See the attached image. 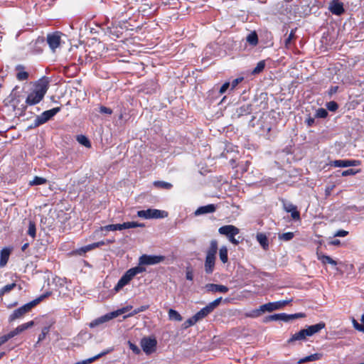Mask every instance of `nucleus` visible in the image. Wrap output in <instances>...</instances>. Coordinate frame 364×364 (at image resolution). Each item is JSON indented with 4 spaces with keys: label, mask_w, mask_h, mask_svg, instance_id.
<instances>
[{
    "label": "nucleus",
    "mask_w": 364,
    "mask_h": 364,
    "mask_svg": "<svg viewBox=\"0 0 364 364\" xmlns=\"http://www.w3.org/2000/svg\"><path fill=\"white\" fill-rule=\"evenodd\" d=\"M49 87V83L46 80H41L38 82L33 92H30L26 99V107L33 106L39 103L44 97Z\"/></svg>",
    "instance_id": "1"
},
{
    "label": "nucleus",
    "mask_w": 364,
    "mask_h": 364,
    "mask_svg": "<svg viewBox=\"0 0 364 364\" xmlns=\"http://www.w3.org/2000/svg\"><path fill=\"white\" fill-rule=\"evenodd\" d=\"M47 296V294L41 295L37 299L23 305L22 306L15 309L12 314L9 316V322L11 323L16 319L23 317L27 313L31 311L38 304H39L44 298Z\"/></svg>",
    "instance_id": "2"
},
{
    "label": "nucleus",
    "mask_w": 364,
    "mask_h": 364,
    "mask_svg": "<svg viewBox=\"0 0 364 364\" xmlns=\"http://www.w3.org/2000/svg\"><path fill=\"white\" fill-rule=\"evenodd\" d=\"M18 87L16 86L8 97V105L12 107L14 111H17L20 115L25 114L26 110V102L23 103V97L18 91Z\"/></svg>",
    "instance_id": "3"
},
{
    "label": "nucleus",
    "mask_w": 364,
    "mask_h": 364,
    "mask_svg": "<svg viewBox=\"0 0 364 364\" xmlns=\"http://www.w3.org/2000/svg\"><path fill=\"white\" fill-rule=\"evenodd\" d=\"M218 232L220 235L228 237L232 244L235 245H239L240 241L235 238V235L240 232V230L237 227L232 225H223L218 229Z\"/></svg>",
    "instance_id": "4"
},
{
    "label": "nucleus",
    "mask_w": 364,
    "mask_h": 364,
    "mask_svg": "<svg viewBox=\"0 0 364 364\" xmlns=\"http://www.w3.org/2000/svg\"><path fill=\"white\" fill-rule=\"evenodd\" d=\"M60 107H54L51 109L44 111L41 115L36 117L33 121V124L30 127H37L48 120H50L53 116L60 111Z\"/></svg>",
    "instance_id": "5"
},
{
    "label": "nucleus",
    "mask_w": 364,
    "mask_h": 364,
    "mask_svg": "<svg viewBox=\"0 0 364 364\" xmlns=\"http://www.w3.org/2000/svg\"><path fill=\"white\" fill-rule=\"evenodd\" d=\"M222 297L218 298L209 303L207 306L201 309L199 311H198L193 316L198 321L205 318L208 314L213 311V310L218 307L221 303Z\"/></svg>",
    "instance_id": "6"
},
{
    "label": "nucleus",
    "mask_w": 364,
    "mask_h": 364,
    "mask_svg": "<svg viewBox=\"0 0 364 364\" xmlns=\"http://www.w3.org/2000/svg\"><path fill=\"white\" fill-rule=\"evenodd\" d=\"M137 215L146 219L164 218L168 216V213L165 210L149 208L147 210H139L137 212Z\"/></svg>",
    "instance_id": "7"
},
{
    "label": "nucleus",
    "mask_w": 364,
    "mask_h": 364,
    "mask_svg": "<svg viewBox=\"0 0 364 364\" xmlns=\"http://www.w3.org/2000/svg\"><path fill=\"white\" fill-rule=\"evenodd\" d=\"M143 351L150 355L156 350L157 341L154 337H144L140 342Z\"/></svg>",
    "instance_id": "8"
},
{
    "label": "nucleus",
    "mask_w": 364,
    "mask_h": 364,
    "mask_svg": "<svg viewBox=\"0 0 364 364\" xmlns=\"http://www.w3.org/2000/svg\"><path fill=\"white\" fill-rule=\"evenodd\" d=\"M165 258L163 255H142L139 257V265H153L164 262Z\"/></svg>",
    "instance_id": "9"
},
{
    "label": "nucleus",
    "mask_w": 364,
    "mask_h": 364,
    "mask_svg": "<svg viewBox=\"0 0 364 364\" xmlns=\"http://www.w3.org/2000/svg\"><path fill=\"white\" fill-rule=\"evenodd\" d=\"M284 210L287 213H291V216L294 220H299L300 213L297 210V207L294 204L287 202L285 199H281Z\"/></svg>",
    "instance_id": "10"
},
{
    "label": "nucleus",
    "mask_w": 364,
    "mask_h": 364,
    "mask_svg": "<svg viewBox=\"0 0 364 364\" xmlns=\"http://www.w3.org/2000/svg\"><path fill=\"white\" fill-rule=\"evenodd\" d=\"M61 41V36L59 32H54L52 33H49L47 36V42L52 50H55L57 48Z\"/></svg>",
    "instance_id": "11"
},
{
    "label": "nucleus",
    "mask_w": 364,
    "mask_h": 364,
    "mask_svg": "<svg viewBox=\"0 0 364 364\" xmlns=\"http://www.w3.org/2000/svg\"><path fill=\"white\" fill-rule=\"evenodd\" d=\"M218 208V205L208 204L203 206L198 207L194 212L195 216H199L201 215H205L208 213H213L215 212Z\"/></svg>",
    "instance_id": "12"
},
{
    "label": "nucleus",
    "mask_w": 364,
    "mask_h": 364,
    "mask_svg": "<svg viewBox=\"0 0 364 364\" xmlns=\"http://www.w3.org/2000/svg\"><path fill=\"white\" fill-rule=\"evenodd\" d=\"M134 277L130 274L129 272L127 270L122 277L119 279L117 284L114 287V289L116 291H119L120 289H122L124 286L128 284L129 282L133 279Z\"/></svg>",
    "instance_id": "13"
},
{
    "label": "nucleus",
    "mask_w": 364,
    "mask_h": 364,
    "mask_svg": "<svg viewBox=\"0 0 364 364\" xmlns=\"http://www.w3.org/2000/svg\"><path fill=\"white\" fill-rule=\"evenodd\" d=\"M326 323L323 321H321L316 324L311 325L307 326L306 328H304L307 336H311L318 332H320L322 329L325 328Z\"/></svg>",
    "instance_id": "14"
},
{
    "label": "nucleus",
    "mask_w": 364,
    "mask_h": 364,
    "mask_svg": "<svg viewBox=\"0 0 364 364\" xmlns=\"http://www.w3.org/2000/svg\"><path fill=\"white\" fill-rule=\"evenodd\" d=\"M12 248L4 247L0 252V267H5L9 259L10 255L11 253Z\"/></svg>",
    "instance_id": "15"
},
{
    "label": "nucleus",
    "mask_w": 364,
    "mask_h": 364,
    "mask_svg": "<svg viewBox=\"0 0 364 364\" xmlns=\"http://www.w3.org/2000/svg\"><path fill=\"white\" fill-rule=\"evenodd\" d=\"M205 288L208 291L211 292L227 293L229 290L226 286L216 284H207Z\"/></svg>",
    "instance_id": "16"
},
{
    "label": "nucleus",
    "mask_w": 364,
    "mask_h": 364,
    "mask_svg": "<svg viewBox=\"0 0 364 364\" xmlns=\"http://www.w3.org/2000/svg\"><path fill=\"white\" fill-rule=\"evenodd\" d=\"M15 70L16 72V77L18 80L24 81L28 80L29 74L27 71L25 70V67L23 65H16L15 68Z\"/></svg>",
    "instance_id": "17"
},
{
    "label": "nucleus",
    "mask_w": 364,
    "mask_h": 364,
    "mask_svg": "<svg viewBox=\"0 0 364 364\" xmlns=\"http://www.w3.org/2000/svg\"><path fill=\"white\" fill-rule=\"evenodd\" d=\"M215 257H211V256H207L205 257V272L206 274H212L214 268H215Z\"/></svg>",
    "instance_id": "18"
},
{
    "label": "nucleus",
    "mask_w": 364,
    "mask_h": 364,
    "mask_svg": "<svg viewBox=\"0 0 364 364\" xmlns=\"http://www.w3.org/2000/svg\"><path fill=\"white\" fill-rule=\"evenodd\" d=\"M256 239L264 250H267L269 249V240L266 234L258 232L256 235Z\"/></svg>",
    "instance_id": "19"
},
{
    "label": "nucleus",
    "mask_w": 364,
    "mask_h": 364,
    "mask_svg": "<svg viewBox=\"0 0 364 364\" xmlns=\"http://www.w3.org/2000/svg\"><path fill=\"white\" fill-rule=\"evenodd\" d=\"M316 256L318 260H320L323 264L326 265L327 264H330L332 265H336L337 262L333 260L331 257L329 256L323 255L321 252L317 250L316 252Z\"/></svg>",
    "instance_id": "20"
},
{
    "label": "nucleus",
    "mask_w": 364,
    "mask_h": 364,
    "mask_svg": "<svg viewBox=\"0 0 364 364\" xmlns=\"http://www.w3.org/2000/svg\"><path fill=\"white\" fill-rule=\"evenodd\" d=\"M307 337L305 329H301L299 332L293 334L291 337L287 341L289 344L294 343L296 341L305 340Z\"/></svg>",
    "instance_id": "21"
},
{
    "label": "nucleus",
    "mask_w": 364,
    "mask_h": 364,
    "mask_svg": "<svg viewBox=\"0 0 364 364\" xmlns=\"http://www.w3.org/2000/svg\"><path fill=\"white\" fill-rule=\"evenodd\" d=\"M330 11L336 15H341V2L338 0H333L329 5Z\"/></svg>",
    "instance_id": "22"
},
{
    "label": "nucleus",
    "mask_w": 364,
    "mask_h": 364,
    "mask_svg": "<svg viewBox=\"0 0 364 364\" xmlns=\"http://www.w3.org/2000/svg\"><path fill=\"white\" fill-rule=\"evenodd\" d=\"M278 304L279 303L277 301H276V302H269V303L263 304V305L260 306L259 311H262V312H264V311L270 312V311H272L274 310L279 309V305H278Z\"/></svg>",
    "instance_id": "23"
},
{
    "label": "nucleus",
    "mask_w": 364,
    "mask_h": 364,
    "mask_svg": "<svg viewBox=\"0 0 364 364\" xmlns=\"http://www.w3.org/2000/svg\"><path fill=\"white\" fill-rule=\"evenodd\" d=\"M321 357H322L321 353H314V354H311L310 355H308V356H306L304 358L299 359L298 360L297 363L303 364V363H308V362L318 360H320L321 358Z\"/></svg>",
    "instance_id": "24"
},
{
    "label": "nucleus",
    "mask_w": 364,
    "mask_h": 364,
    "mask_svg": "<svg viewBox=\"0 0 364 364\" xmlns=\"http://www.w3.org/2000/svg\"><path fill=\"white\" fill-rule=\"evenodd\" d=\"M113 318L112 316V314H106L103 316H101L95 320H94L93 321H92L90 324V326L91 328H93V327H95L101 323H103L110 319Z\"/></svg>",
    "instance_id": "25"
},
{
    "label": "nucleus",
    "mask_w": 364,
    "mask_h": 364,
    "mask_svg": "<svg viewBox=\"0 0 364 364\" xmlns=\"http://www.w3.org/2000/svg\"><path fill=\"white\" fill-rule=\"evenodd\" d=\"M218 250V243L216 240H213L210 241V247H208L206 255L207 256H211V257H215V255Z\"/></svg>",
    "instance_id": "26"
},
{
    "label": "nucleus",
    "mask_w": 364,
    "mask_h": 364,
    "mask_svg": "<svg viewBox=\"0 0 364 364\" xmlns=\"http://www.w3.org/2000/svg\"><path fill=\"white\" fill-rule=\"evenodd\" d=\"M246 41L250 46H256L259 43L257 32L254 31L249 33L246 37Z\"/></svg>",
    "instance_id": "27"
},
{
    "label": "nucleus",
    "mask_w": 364,
    "mask_h": 364,
    "mask_svg": "<svg viewBox=\"0 0 364 364\" xmlns=\"http://www.w3.org/2000/svg\"><path fill=\"white\" fill-rule=\"evenodd\" d=\"M55 323V321L50 322L48 326H44L42 328L41 333L38 336V343L43 341L46 336L49 333L50 328Z\"/></svg>",
    "instance_id": "28"
},
{
    "label": "nucleus",
    "mask_w": 364,
    "mask_h": 364,
    "mask_svg": "<svg viewBox=\"0 0 364 364\" xmlns=\"http://www.w3.org/2000/svg\"><path fill=\"white\" fill-rule=\"evenodd\" d=\"M121 230L124 229L134 228L137 227H144V225L142 223H139L137 222L132 221V222H126L122 224H120Z\"/></svg>",
    "instance_id": "29"
},
{
    "label": "nucleus",
    "mask_w": 364,
    "mask_h": 364,
    "mask_svg": "<svg viewBox=\"0 0 364 364\" xmlns=\"http://www.w3.org/2000/svg\"><path fill=\"white\" fill-rule=\"evenodd\" d=\"M154 186L156 188L169 190L172 188L173 185L171 183L163 181H156L154 182Z\"/></svg>",
    "instance_id": "30"
},
{
    "label": "nucleus",
    "mask_w": 364,
    "mask_h": 364,
    "mask_svg": "<svg viewBox=\"0 0 364 364\" xmlns=\"http://www.w3.org/2000/svg\"><path fill=\"white\" fill-rule=\"evenodd\" d=\"M168 314L170 320L181 321L183 319L181 315L174 309H170Z\"/></svg>",
    "instance_id": "31"
},
{
    "label": "nucleus",
    "mask_w": 364,
    "mask_h": 364,
    "mask_svg": "<svg viewBox=\"0 0 364 364\" xmlns=\"http://www.w3.org/2000/svg\"><path fill=\"white\" fill-rule=\"evenodd\" d=\"M285 318L284 313L275 314L273 315H269L264 318L265 322L272 321H284V318Z\"/></svg>",
    "instance_id": "32"
},
{
    "label": "nucleus",
    "mask_w": 364,
    "mask_h": 364,
    "mask_svg": "<svg viewBox=\"0 0 364 364\" xmlns=\"http://www.w3.org/2000/svg\"><path fill=\"white\" fill-rule=\"evenodd\" d=\"M219 257L221 262L224 264L228 261V248L225 246L220 247L219 250Z\"/></svg>",
    "instance_id": "33"
},
{
    "label": "nucleus",
    "mask_w": 364,
    "mask_h": 364,
    "mask_svg": "<svg viewBox=\"0 0 364 364\" xmlns=\"http://www.w3.org/2000/svg\"><path fill=\"white\" fill-rule=\"evenodd\" d=\"M46 178L40 176H35L32 181H29L28 185L30 186H33L46 184Z\"/></svg>",
    "instance_id": "34"
},
{
    "label": "nucleus",
    "mask_w": 364,
    "mask_h": 364,
    "mask_svg": "<svg viewBox=\"0 0 364 364\" xmlns=\"http://www.w3.org/2000/svg\"><path fill=\"white\" fill-rule=\"evenodd\" d=\"M265 68V61L264 60H260L257 63L256 67L252 70L251 72V74L253 75H258L261 73Z\"/></svg>",
    "instance_id": "35"
},
{
    "label": "nucleus",
    "mask_w": 364,
    "mask_h": 364,
    "mask_svg": "<svg viewBox=\"0 0 364 364\" xmlns=\"http://www.w3.org/2000/svg\"><path fill=\"white\" fill-rule=\"evenodd\" d=\"M360 164V162L358 160L354 159H343L342 166L343 168H348L350 166H357Z\"/></svg>",
    "instance_id": "36"
},
{
    "label": "nucleus",
    "mask_w": 364,
    "mask_h": 364,
    "mask_svg": "<svg viewBox=\"0 0 364 364\" xmlns=\"http://www.w3.org/2000/svg\"><path fill=\"white\" fill-rule=\"evenodd\" d=\"M344 269H343V273L344 272H346V276L348 277H353L355 275V269L354 266L352 264H346L344 265Z\"/></svg>",
    "instance_id": "37"
},
{
    "label": "nucleus",
    "mask_w": 364,
    "mask_h": 364,
    "mask_svg": "<svg viewBox=\"0 0 364 364\" xmlns=\"http://www.w3.org/2000/svg\"><path fill=\"white\" fill-rule=\"evenodd\" d=\"M285 318H284V322H289L291 320L300 318L305 317V314L304 313H296L294 314H287L284 313Z\"/></svg>",
    "instance_id": "38"
},
{
    "label": "nucleus",
    "mask_w": 364,
    "mask_h": 364,
    "mask_svg": "<svg viewBox=\"0 0 364 364\" xmlns=\"http://www.w3.org/2000/svg\"><path fill=\"white\" fill-rule=\"evenodd\" d=\"M251 112V105H242L237 109V113L239 116L249 114Z\"/></svg>",
    "instance_id": "39"
},
{
    "label": "nucleus",
    "mask_w": 364,
    "mask_h": 364,
    "mask_svg": "<svg viewBox=\"0 0 364 364\" xmlns=\"http://www.w3.org/2000/svg\"><path fill=\"white\" fill-rule=\"evenodd\" d=\"M16 283H11L3 287L0 289V297H2L5 294L10 292L16 287Z\"/></svg>",
    "instance_id": "40"
},
{
    "label": "nucleus",
    "mask_w": 364,
    "mask_h": 364,
    "mask_svg": "<svg viewBox=\"0 0 364 364\" xmlns=\"http://www.w3.org/2000/svg\"><path fill=\"white\" fill-rule=\"evenodd\" d=\"M77 141L82 145L85 146L87 148L91 147V143L88 138L84 135H78L77 136Z\"/></svg>",
    "instance_id": "41"
},
{
    "label": "nucleus",
    "mask_w": 364,
    "mask_h": 364,
    "mask_svg": "<svg viewBox=\"0 0 364 364\" xmlns=\"http://www.w3.org/2000/svg\"><path fill=\"white\" fill-rule=\"evenodd\" d=\"M28 235L32 238H35L36 235V223L33 221H29L28 229L27 232Z\"/></svg>",
    "instance_id": "42"
},
{
    "label": "nucleus",
    "mask_w": 364,
    "mask_h": 364,
    "mask_svg": "<svg viewBox=\"0 0 364 364\" xmlns=\"http://www.w3.org/2000/svg\"><path fill=\"white\" fill-rule=\"evenodd\" d=\"M296 29V28L291 29L288 37L285 39L284 45L286 48H289L291 43V41L296 38L295 33Z\"/></svg>",
    "instance_id": "43"
},
{
    "label": "nucleus",
    "mask_w": 364,
    "mask_h": 364,
    "mask_svg": "<svg viewBox=\"0 0 364 364\" xmlns=\"http://www.w3.org/2000/svg\"><path fill=\"white\" fill-rule=\"evenodd\" d=\"M100 230H106V231H116V230H121V226L120 224H111L107 225L104 227H101Z\"/></svg>",
    "instance_id": "44"
},
{
    "label": "nucleus",
    "mask_w": 364,
    "mask_h": 364,
    "mask_svg": "<svg viewBox=\"0 0 364 364\" xmlns=\"http://www.w3.org/2000/svg\"><path fill=\"white\" fill-rule=\"evenodd\" d=\"M128 271L129 272L130 274H132V276L134 277L136 274L144 272L145 268L140 267V266H137V267H135L128 269Z\"/></svg>",
    "instance_id": "45"
},
{
    "label": "nucleus",
    "mask_w": 364,
    "mask_h": 364,
    "mask_svg": "<svg viewBox=\"0 0 364 364\" xmlns=\"http://www.w3.org/2000/svg\"><path fill=\"white\" fill-rule=\"evenodd\" d=\"M132 308V306H127L123 307L117 311H113L111 314H112V317L114 318L120 314H122L127 312L128 310L131 309Z\"/></svg>",
    "instance_id": "46"
},
{
    "label": "nucleus",
    "mask_w": 364,
    "mask_h": 364,
    "mask_svg": "<svg viewBox=\"0 0 364 364\" xmlns=\"http://www.w3.org/2000/svg\"><path fill=\"white\" fill-rule=\"evenodd\" d=\"M149 308V305L141 306L140 307L135 309L132 313H130L128 315V316H132L137 314L140 312L144 311L147 310ZM126 317H127V316Z\"/></svg>",
    "instance_id": "47"
},
{
    "label": "nucleus",
    "mask_w": 364,
    "mask_h": 364,
    "mask_svg": "<svg viewBox=\"0 0 364 364\" xmlns=\"http://www.w3.org/2000/svg\"><path fill=\"white\" fill-rule=\"evenodd\" d=\"M317 118H326L328 116V112L323 108H318L315 114Z\"/></svg>",
    "instance_id": "48"
},
{
    "label": "nucleus",
    "mask_w": 364,
    "mask_h": 364,
    "mask_svg": "<svg viewBox=\"0 0 364 364\" xmlns=\"http://www.w3.org/2000/svg\"><path fill=\"white\" fill-rule=\"evenodd\" d=\"M360 172V169L357 168H350L347 170L343 171V176L354 175L357 173Z\"/></svg>",
    "instance_id": "49"
},
{
    "label": "nucleus",
    "mask_w": 364,
    "mask_h": 364,
    "mask_svg": "<svg viewBox=\"0 0 364 364\" xmlns=\"http://www.w3.org/2000/svg\"><path fill=\"white\" fill-rule=\"evenodd\" d=\"M198 322V321L196 319L195 316H191V318H189L188 319H187L183 325H184V328H186L188 327H190L191 326H193L195 325L196 323Z\"/></svg>",
    "instance_id": "50"
},
{
    "label": "nucleus",
    "mask_w": 364,
    "mask_h": 364,
    "mask_svg": "<svg viewBox=\"0 0 364 364\" xmlns=\"http://www.w3.org/2000/svg\"><path fill=\"white\" fill-rule=\"evenodd\" d=\"M294 235L293 232H285V233H283L282 235H279V239L285 240V241H289V240H291L294 237Z\"/></svg>",
    "instance_id": "51"
},
{
    "label": "nucleus",
    "mask_w": 364,
    "mask_h": 364,
    "mask_svg": "<svg viewBox=\"0 0 364 364\" xmlns=\"http://www.w3.org/2000/svg\"><path fill=\"white\" fill-rule=\"evenodd\" d=\"M326 107L329 111L334 112L338 108V105L334 101H331L326 103Z\"/></svg>",
    "instance_id": "52"
},
{
    "label": "nucleus",
    "mask_w": 364,
    "mask_h": 364,
    "mask_svg": "<svg viewBox=\"0 0 364 364\" xmlns=\"http://www.w3.org/2000/svg\"><path fill=\"white\" fill-rule=\"evenodd\" d=\"M242 80H243V77H237V78L234 79V80L232 81L231 84H230V86H231V88H230V89H231L232 90H234V89L237 86V85H238L239 83H240Z\"/></svg>",
    "instance_id": "53"
},
{
    "label": "nucleus",
    "mask_w": 364,
    "mask_h": 364,
    "mask_svg": "<svg viewBox=\"0 0 364 364\" xmlns=\"http://www.w3.org/2000/svg\"><path fill=\"white\" fill-rule=\"evenodd\" d=\"M87 252H88V250L86 249V245H85L84 247H82L73 251V254L82 256V255H84Z\"/></svg>",
    "instance_id": "54"
},
{
    "label": "nucleus",
    "mask_w": 364,
    "mask_h": 364,
    "mask_svg": "<svg viewBox=\"0 0 364 364\" xmlns=\"http://www.w3.org/2000/svg\"><path fill=\"white\" fill-rule=\"evenodd\" d=\"M33 325H34V321H28L27 323H23L21 325H19V326H20L21 330L23 331H24L26 329L32 327Z\"/></svg>",
    "instance_id": "55"
},
{
    "label": "nucleus",
    "mask_w": 364,
    "mask_h": 364,
    "mask_svg": "<svg viewBox=\"0 0 364 364\" xmlns=\"http://www.w3.org/2000/svg\"><path fill=\"white\" fill-rule=\"evenodd\" d=\"M339 89V86H331L328 90V95L330 97L333 96V95L336 94Z\"/></svg>",
    "instance_id": "56"
},
{
    "label": "nucleus",
    "mask_w": 364,
    "mask_h": 364,
    "mask_svg": "<svg viewBox=\"0 0 364 364\" xmlns=\"http://www.w3.org/2000/svg\"><path fill=\"white\" fill-rule=\"evenodd\" d=\"M100 112L102 114H112V109L109 107H105V106H100Z\"/></svg>",
    "instance_id": "57"
},
{
    "label": "nucleus",
    "mask_w": 364,
    "mask_h": 364,
    "mask_svg": "<svg viewBox=\"0 0 364 364\" xmlns=\"http://www.w3.org/2000/svg\"><path fill=\"white\" fill-rule=\"evenodd\" d=\"M186 278L188 280L192 281L193 279V273L191 268L188 267L186 272Z\"/></svg>",
    "instance_id": "58"
},
{
    "label": "nucleus",
    "mask_w": 364,
    "mask_h": 364,
    "mask_svg": "<svg viewBox=\"0 0 364 364\" xmlns=\"http://www.w3.org/2000/svg\"><path fill=\"white\" fill-rule=\"evenodd\" d=\"M230 86V83L228 82H225L220 88L219 92L220 95L225 93Z\"/></svg>",
    "instance_id": "59"
},
{
    "label": "nucleus",
    "mask_w": 364,
    "mask_h": 364,
    "mask_svg": "<svg viewBox=\"0 0 364 364\" xmlns=\"http://www.w3.org/2000/svg\"><path fill=\"white\" fill-rule=\"evenodd\" d=\"M353 322L355 329L359 331L364 332V325L358 323L355 319L353 320Z\"/></svg>",
    "instance_id": "60"
},
{
    "label": "nucleus",
    "mask_w": 364,
    "mask_h": 364,
    "mask_svg": "<svg viewBox=\"0 0 364 364\" xmlns=\"http://www.w3.org/2000/svg\"><path fill=\"white\" fill-rule=\"evenodd\" d=\"M10 338L8 334L0 336V346L5 344Z\"/></svg>",
    "instance_id": "61"
},
{
    "label": "nucleus",
    "mask_w": 364,
    "mask_h": 364,
    "mask_svg": "<svg viewBox=\"0 0 364 364\" xmlns=\"http://www.w3.org/2000/svg\"><path fill=\"white\" fill-rule=\"evenodd\" d=\"M129 348L136 354H139L140 353L139 348L135 344H133L130 342H129Z\"/></svg>",
    "instance_id": "62"
},
{
    "label": "nucleus",
    "mask_w": 364,
    "mask_h": 364,
    "mask_svg": "<svg viewBox=\"0 0 364 364\" xmlns=\"http://www.w3.org/2000/svg\"><path fill=\"white\" fill-rule=\"evenodd\" d=\"M292 300H283V301H278L279 303L278 305H279V309L287 305L289 302H291Z\"/></svg>",
    "instance_id": "63"
},
{
    "label": "nucleus",
    "mask_w": 364,
    "mask_h": 364,
    "mask_svg": "<svg viewBox=\"0 0 364 364\" xmlns=\"http://www.w3.org/2000/svg\"><path fill=\"white\" fill-rule=\"evenodd\" d=\"M97 247H97V242H94V243L86 245V249L88 250V252L91 251L95 248H97Z\"/></svg>",
    "instance_id": "64"
}]
</instances>
